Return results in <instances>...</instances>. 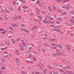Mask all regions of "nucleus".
<instances>
[{"mask_svg":"<svg viewBox=\"0 0 74 74\" xmlns=\"http://www.w3.org/2000/svg\"><path fill=\"white\" fill-rule=\"evenodd\" d=\"M21 27H25V24H22L21 25Z\"/></svg>","mask_w":74,"mask_h":74,"instance_id":"41","label":"nucleus"},{"mask_svg":"<svg viewBox=\"0 0 74 74\" xmlns=\"http://www.w3.org/2000/svg\"><path fill=\"white\" fill-rule=\"evenodd\" d=\"M36 12L37 13V15H38L40 14V10L39 9H38V8H36Z\"/></svg>","mask_w":74,"mask_h":74,"instance_id":"2","label":"nucleus"},{"mask_svg":"<svg viewBox=\"0 0 74 74\" xmlns=\"http://www.w3.org/2000/svg\"><path fill=\"white\" fill-rule=\"evenodd\" d=\"M39 4L40 6H41V7H42V4H41V3H39Z\"/></svg>","mask_w":74,"mask_h":74,"instance_id":"53","label":"nucleus"},{"mask_svg":"<svg viewBox=\"0 0 74 74\" xmlns=\"http://www.w3.org/2000/svg\"><path fill=\"white\" fill-rule=\"evenodd\" d=\"M21 2L22 3H26V1L25 0H21Z\"/></svg>","mask_w":74,"mask_h":74,"instance_id":"15","label":"nucleus"},{"mask_svg":"<svg viewBox=\"0 0 74 74\" xmlns=\"http://www.w3.org/2000/svg\"><path fill=\"white\" fill-rule=\"evenodd\" d=\"M38 16V18H41V17L39 16Z\"/></svg>","mask_w":74,"mask_h":74,"instance_id":"57","label":"nucleus"},{"mask_svg":"<svg viewBox=\"0 0 74 74\" xmlns=\"http://www.w3.org/2000/svg\"><path fill=\"white\" fill-rule=\"evenodd\" d=\"M34 21H35V22H38V20H37V19H35L34 20Z\"/></svg>","mask_w":74,"mask_h":74,"instance_id":"61","label":"nucleus"},{"mask_svg":"<svg viewBox=\"0 0 74 74\" xmlns=\"http://www.w3.org/2000/svg\"><path fill=\"white\" fill-rule=\"evenodd\" d=\"M38 66L39 68H42L43 66V65H42V64H41L39 65Z\"/></svg>","mask_w":74,"mask_h":74,"instance_id":"11","label":"nucleus"},{"mask_svg":"<svg viewBox=\"0 0 74 74\" xmlns=\"http://www.w3.org/2000/svg\"><path fill=\"white\" fill-rule=\"evenodd\" d=\"M52 8L54 11H56V10H57V8L55 6V5H53L52 6Z\"/></svg>","mask_w":74,"mask_h":74,"instance_id":"4","label":"nucleus"},{"mask_svg":"<svg viewBox=\"0 0 74 74\" xmlns=\"http://www.w3.org/2000/svg\"><path fill=\"white\" fill-rule=\"evenodd\" d=\"M5 18L6 20H8V17L5 16Z\"/></svg>","mask_w":74,"mask_h":74,"instance_id":"32","label":"nucleus"},{"mask_svg":"<svg viewBox=\"0 0 74 74\" xmlns=\"http://www.w3.org/2000/svg\"><path fill=\"white\" fill-rule=\"evenodd\" d=\"M59 71L60 72H61V73H63V72H64V71L62 69H60Z\"/></svg>","mask_w":74,"mask_h":74,"instance_id":"31","label":"nucleus"},{"mask_svg":"<svg viewBox=\"0 0 74 74\" xmlns=\"http://www.w3.org/2000/svg\"><path fill=\"white\" fill-rule=\"evenodd\" d=\"M10 29L11 30H12V31H13V29H12V27H10Z\"/></svg>","mask_w":74,"mask_h":74,"instance_id":"34","label":"nucleus"},{"mask_svg":"<svg viewBox=\"0 0 74 74\" xmlns=\"http://www.w3.org/2000/svg\"><path fill=\"white\" fill-rule=\"evenodd\" d=\"M63 69H64V70H67V68H66L65 67H63Z\"/></svg>","mask_w":74,"mask_h":74,"instance_id":"63","label":"nucleus"},{"mask_svg":"<svg viewBox=\"0 0 74 74\" xmlns=\"http://www.w3.org/2000/svg\"><path fill=\"white\" fill-rule=\"evenodd\" d=\"M1 49H4V50H5L7 49V47H5L1 48Z\"/></svg>","mask_w":74,"mask_h":74,"instance_id":"19","label":"nucleus"},{"mask_svg":"<svg viewBox=\"0 0 74 74\" xmlns=\"http://www.w3.org/2000/svg\"><path fill=\"white\" fill-rule=\"evenodd\" d=\"M19 40H20V38H18L16 40V41H17V42H18L19 41Z\"/></svg>","mask_w":74,"mask_h":74,"instance_id":"37","label":"nucleus"},{"mask_svg":"<svg viewBox=\"0 0 74 74\" xmlns=\"http://www.w3.org/2000/svg\"><path fill=\"white\" fill-rule=\"evenodd\" d=\"M48 36V34H45V36Z\"/></svg>","mask_w":74,"mask_h":74,"instance_id":"59","label":"nucleus"},{"mask_svg":"<svg viewBox=\"0 0 74 74\" xmlns=\"http://www.w3.org/2000/svg\"><path fill=\"white\" fill-rule=\"evenodd\" d=\"M16 53H17V55H19V51L18 50H17L16 51Z\"/></svg>","mask_w":74,"mask_h":74,"instance_id":"21","label":"nucleus"},{"mask_svg":"<svg viewBox=\"0 0 74 74\" xmlns=\"http://www.w3.org/2000/svg\"><path fill=\"white\" fill-rule=\"evenodd\" d=\"M42 49L43 53H45V49H44L43 48H42Z\"/></svg>","mask_w":74,"mask_h":74,"instance_id":"24","label":"nucleus"},{"mask_svg":"<svg viewBox=\"0 0 74 74\" xmlns=\"http://www.w3.org/2000/svg\"><path fill=\"white\" fill-rule=\"evenodd\" d=\"M21 73L22 74H26V73H25V72L24 71H22L21 72Z\"/></svg>","mask_w":74,"mask_h":74,"instance_id":"27","label":"nucleus"},{"mask_svg":"<svg viewBox=\"0 0 74 74\" xmlns=\"http://www.w3.org/2000/svg\"><path fill=\"white\" fill-rule=\"evenodd\" d=\"M16 3H15V2H12V4H14V5H15V4H16Z\"/></svg>","mask_w":74,"mask_h":74,"instance_id":"39","label":"nucleus"},{"mask_svg":"<svg viewBox=\"0 0 74 74\" xmlns=\"http://www.w3.org/2000/svg\"><path fill=\"white\" fill-rule=\"evenodd\" d=\"M66 10H70V8H69V7H66Z\"/></svg>","mask_w":74,"mask_h":74,"instance_id":"38","label":"nucleus"},{"mask_svg":"<svg viewBox=\"0 0 74 74\" xmlns=\"http://www.w3.org/2000/svg\"><path fill=\"white\" fill-rule=\"evenodd\" d=\"M17 26H18V25H17V24H14L12 25V27H17Z\"/></svg>","mask_w":74,"mask_h":74,"instance_id":"10","label":"nucleus"},{"mask_svg":"<svg viewBox=\"0 0 74 74\" xmlns=\"http://www.w3.org/2000/svg\"><path fill=\"white\" fill-rule=\"evenodd\" d=\"M16 63L17 64H20V62H19V61H17L16 62Z\"/></svg>","mask_w":74,"mask_h":74,"instance_id":"30","label":"nucleus"},{"mask_svg":"<svg viewBox=\"0 0 74 74\" xmlns=\"http://www.w3.org/2000/svg\"><path fill=\"white\" fill-rule=\"evenodd\" d=\"M56 24H60V22H59V21H56Z\"/></svg>","mask_w":74,"mask_h":74,"instance_id":"28","label":"nucleus"},{"mask_svg":"<svg viewBox=\"0 0 74 74\" xmlns=\"http://www.w3.org/2000/svg\"><path fill=\"white\" fill-rule=\"evenodd\" d=\"M54 74H58V73L57 72H54Z\"/></svg>","mask_w":74,"mask_h":74,"instance_id":"64","label":"nucleus"},{"mask_svg":"<svg viewBox=\"0 0 74 74\" xmlns=\"http://www.w3.org/2000/svg\"><path fill=\"white\" fill-rule=\"evenodd\" d=\"M13 19L14 20H17V19H18V17H17V16L16 17H13Z\"/></svg>","mask_w":74,"mask_h":74,"instance_id":"13","label":"nucleus"},{"mask_svg":"<svg viewBox=\"0 0 74 74\" xmlns=\"http://www.w3.org/2000/svg\"><path fill=\"white\" fill-rule=\"evenodd\" d=\"M45 23H46V24H49L50 22L49 21H45L43 22Z\"/></svg>","mask_w":74,"mask_h":74,"instance_id":"6","label":"nucleus"},{"mask_svg":"<svg viewBox=\"0 0 74 74\" xmlns=\"http://www.w3.org/2000/svg\"><path fill=\"white\" fill-rule=\"evenodd\" d=\"M37 4H40V1L38 0L36 2Z\"/></svg>","mask_w":74,"mask_h":74,"instance_id":"33","label":"nucleus"},{"mask_svg":"<svg viewBox=\"0 0 74 74\" xmlns=\"http://www.w3.org/2000/svg\"><path fill=\"white\" fill-rule=\"evenodd\" d=\"M37 26H35L34 27L32 28V31H33V30H34L36 29L37 28Z\"/></svg>","mask_w":74,"mask_h":74,"instance_id":"7","label":"nucleus"},{"mask_svg":"<svg viewBox=\"0 0 74 74\" xmlns=\"http://www.w3.org/2000/svg\"><path fill=\"white\" fill-rule=\"evenodd\" d=\"M54 29L53 30V31H56V32H59L60 30L58 29V30L57 29H56V26H54Z\"/></svg>","mask_w":74,"mask_h":74,"instance_id":"3","label":"nucleus"},{"mask_svg":"<svg viewBox=\"0 0 74 74\" xmlns=\"http://www.w3.org/2000/svg\"><path fill=\"white\" fill-rule=\"evenodd\" d=\"M52 55L53 56H57V53H56L55 54H54V53H53Z\"/></svg>","mask_w":74,"mask_h":74,"instance_id":"14","label":"nucleus"},{"mask_svg":"<svg viewBox=\"0 0 74 74\" xmlns=\"http://www.w3.org/2000/svg\"><path fill=\"white\" fill-rule=\"evenodd\" d=\"M12 42L13 44H14V43H15V42H16V41H15V40H14V41L13 42Z\"/></svg>","mask_w":74,"mask_h":74,"instance_id":"55","label":"nucleus"},{"mask_svg":"<svg viewBox=\"0 0 74 74\" xmlns=\"http://www.w3.org/2000/svg\"><path fill=\"white\" fill-rule=\"evenodd\" d=\"M22 8H24V9H27V8H29V6H22Z\"/></svg>","mask_w":74,"mask_h":74,"instance_id":"5","label":"nucleus"},{"mask_svg":"<svg viewBox=\"0 0 74 74\" xmlns=\"http://www.w3.org/2000/svg\"><path fill=\"white\" fill-rule=\"evenodd\" d=\"M21 43L23 45V46L24 47H26V44L25 42H24V40H21Z\"/></svg>","mask_w":74,"mask_h":74,"instance_id":"1","label":"nucleus"},{"mask_svg":"<svg viewBox=\"0 0 74 74\" xmlns=\"http://www.w3.org/2000/svg\"><path fill=\"white\" fill-rule=\"evenodd\" d=\"M62 2L63 3H66V0H64L63 1H62Z\"/></svg>","mask_w":74,"mask_h":74,"instance_id":"54","label":"nucleus"},{"mask_svg":"<svg viewBox=\"0 0 74 74\" xmlns=\"http://www.w3.org/2000/svg\"><path fill=\"white\" fill-rule=\"evenodd\" d=\"M8 56V55L7 54H5L4 55V57H5V58H7Z\"/></svg>","mask_w":74,"mask_h":74,"instance_id":"44","label":"nucleus"},{"mask_svg":"<svg viewBox=\"0 0 74 74\" xmlns=\"http://www.w3.org/2000/svg\"><path fill=\"white\" fill-rule=\"evenodd\" d=\"M57 53V55H62V53L60 52Z\"/></svg>","mask_w":74,"mask_h":74,"instance_id":"17","label":"nucleus"},{"mask_svg":"<svg viewBox=\"0 0 74 74\" xmlns=\"http://www.w3.org/2000/svg\"><path fill=\"white\" fill-rule=\"evenodd\" d=\"M48 9L49 11H51V10H52V8H51V7L49 6L48 7Z\"/></svg>","mask_w":74,"mask_h":74,"instance_id":"20","label":"nucleus"},{"mask_svg":"<svg viewBox=\"0 0 74 74\" xmlns=\"http://www.w3.org/2000/svg\"><path fill=\"white\" fill-rule=\"evenodd\" d=\"M49 40L50 41H53V39H49Z\"/></svg>","mask_w":74,"mask_h":74,"instance_id":"47","label":"nucleus"},{"mask_svg":"<svg viewBox=\"0 0 74 74\" xmlns=\"http://www.w3.org/2000/svg\"><path fill=\"white\" fill-rule=\"evenodd\" d=\"M48 68L49 69H51V68H52V67L51 66H48Z\"/></svg>","mask_w":74,"mask_h":74,"instance_id":"60","label":"nucleus"},{"mask_svg":"<svg viewBox=\"0 0 74 74\" xmlns=\"http://www.w3.org/2000/svg\"><path fill=\"white\" fill-rule=\"evenodd\" d=\"M1 69L3 70H4V69H5V66H2V67L1 68Z\"/></svg>","mask_w":74,"mask_h":74,"instance_id":"35","label":"nucleus"},{"mask_svg":"<svg viewBox=\"0 0 74 74\" xmlns=\"http://www.w3.org/2000/svg\"><path fill=\"white\" fill-rule=\"evenodd\" d=\"M5 31H4L3 32H2L1 33H2V34H5Z\"/></svg>","mask_w":74,"mask_h":74,"instance_id":"50","label":"nucleus"},{"mask_svg":"<svg viewBox=\"0 0 74 74\" xmlns=\"http://www.w3.org/2000/svg\"><path fill=\"white\" fill-rule=\"evenodd\" d=\"M56 40H57L55 39H53V41H54V42L56 41Z\"/></svg>","mask_w":74,"mask_h":74,"instance_id":"45","label":"nucleus"},{"mask_svg":"<svg viewBox=\"0 0 74 74\" xmlns=\"http://www.w3.org/2000/svg\"><path fill=\"white\" fill-rule=\"evenodd\" d=\"M50 19H51V20H54V18L51 17Z\"/></svg>","mask_w":74,"mask_h":74,"instance_id":"48","label":"nucleus"},{"mask_svg":"<svg viewBox=\"0 0 74 74\" xmlns=\"http://www.w3.org/2000/svg\"><path fill=\"white\" fill-rule=\"evenodd\" d=\"M56 2L57 3H58L60 2V1H62V0H55Z\"/></svg>","mask_w":74,"mask_h":74,"instance_id":"18","label":"nucleus"},{"mask_svg":"<svg viewBox=\"0 0 74 74\" xmlns=\"http://www.w3.org/2000/svg\"><path fill=\"white\" fill-rule=\"evenodd\" d=\"M21 10V8H18L17 9V10L18 11V12H20Z\"/></svg>","mask_w":74,"mask_h":74,"instance_id":"23","label":"nucleus"},{"mask_svg":"<svg viewBox=\"0 0 74 74\" xmlns=\"http://www.w3.org/2000/svg\"><path fill=\"white\" fill-rule=\"evenodd\" d=\"M24 49H25L24 48H23V47H21V51H23V50H24Z\"/></svg>","mask_w":74,"mask_h":74,"instance_id":"36","label":"nucleus"},{"mask_svg":"<svg viewBox=\"0 0 74 74\" xmlns=\"http://www.w3.org/2000/svg\"><path fill=\"white\" fill-rule=\"evenodd\" d=\"M71 14H72L73 15H74V12L73 11H71Z\"/></svg>","mask_w":74,"mask_h":74,"instance_id":"42","label":"nucleus"},{"mask_svg":"<svg viewBox=\"0 0 74 74\" xmlns=\"http://www.w3.org/2000/svg\"><path fill=\"white\" fill-rule=\"evenodd\" d=\"M70 24H72V23H73V21H72L71 20H70Z\"/></svg>","mask_w":74,"mask_h":74,"instance_id":"43","label":"nucleus"},{"mask_svg":"<svg viewBox=\"0 0 74 74\" xmlns=\"http://www.w3.org/2000/svg\"><path fill=\"white\" fill-rule=\"evenodd\" d=\"M66 6H63L62 7V8H64V9H65V8H66Z\"/></svg>","mask_w":74,"mask_h":74,"instance_id":"56","label":"nucleus"},{"mask_svg":"<svg viewBox=\"0 0 74 74\" xmlns=\"http://www.w3.org/2000/svg\"><path fill=\"white\" fill-rule=\"evenodd\" d=\"M33 60H35V61H36V58H35V57H33Z\"/></svg>","mask_w":74,"mask_h":74,"instance_id":"40","label":"nucleus"},{"mask_svg":"<svg viewBox=\"0 0 74 74\" xmlns=\"http://www.w3.org/2000/svg\"><path fill=\"white\" fill-rule=\"evenodd\" d=\"M67 49H68V50H69V51H70V48L67 47Z\"/></svg>","mask_w":74,"mask_h":74,"instance_id":"49","label":"nucleus"},{"mask_svg":"<svg viewBox=\"0 0 74 74\" xmlns=\"http://www.w3.org/2000/svg\"><path fill=\"white\" fill-rule=\"evenodd\" d=\"M46 71H47V69H45L44 71H43V73L44 74H46Z\"/></svg>","mask_w":74,"mask_h":74,"instance_id":"22","label":"nucleus"},{"mask_svg":"<svg viewBox=\"0 0 74 74\" xmlns=\"http://www.w3.org/2000/svg\"><path fill=\"white\" fill-rule=\"evenodd\" d=\"M66 72L67 73V74H72V73H73V72L72 71H66Z\"/></svg>","mask_w":74,"mask_h":74,"instance_id":"12","label":"nucleus"},{"mask_svg":"<svg viewBox=\"0 0 74 74\" xmlns=\"http://www.w3.org/2000/svg\"><path fill=\"white\" fill-rule=\"evenodd\" d=\"M33 13H31V14H30V16H33Z\"/></svg>","mask_w":74,"mask_h":74,"instance_id":"51","label":"nucleus"},{"mask_svg":"<svg viewBox=\"0 0 74 74\" xmlns=\"http://www.w3.org/2000/svg\"><path fill=\"white\" fill-rule=\"evenodd\" d=\"M5 12H7V13H8V14H10V12L7 9H5Z\"/></svg>","mask_w":74,"mask_h":74,"instance_id":"8","label":"nucleus"},{"mask_svg":"<svg viewBox=\"0 0 74 74\" xmlns=\"http://www.w3.org/2000/svg\"><path fill=\"white\" fill-rule=\"evenodd\" d=\"M53 48L56 49V48H57V47H53Z\"/></svg>","mask_w":74,"mask_h":74,"instance_id":"58","label":"nucleus"},{"mask_svg":"<svg viewBox=\"0 0 74 74\" xmlns=\"http://www.w3.org/2000/svg\"><path fill=\"white\" fill-rule=\"evenodd\" d=\"M1 61L2 62H5V60H3V59H2L1 60Z\"/></svg>","mask_w":74,"mask_h":74,"instance_id":"46","label":"nucleus"},{"mask_svg":"<svg viewBox=\"0 0 74 74\" xmlns=\"http://www.w3.org/2000/svg\"><path fill=\"white\" fill-rule=\"evenodd\" d=\"M6 44H7L8 45L10 44V43L9 42V41H6Z\"/></svg>","mask_w":74,"mask_h":74,"instance_id":"25","label":"nucleus"},{"mask_svg":"<svg viewBox=\"0 0 74 74\" xmlns=\"http://www.w3.org/2000/svg\"><path fill=\"white\" fill-rule=\"evenodd\" d=\"M24 31L26 32V33H29V31L28 30H26L25 29Z\"/></svg>","mask_w":74,"mask_h":74,"instance_id":"16","label":"nucleus"},{"mask_svg":"<svg viewBox=\"0 0 74 74\" xmlns=\"http://www.w3.org/2000/svg\"><path fill=\"white\" fill-rule=\"evenodd\" d=\"M57 19L58 21H62V19L60 18H58Z\"/></svg>","mask_w":74,"mask_h":74,"instance_id":"29","label":"nucleus"},{"mask_svg":"<svg viewBox=\"0 0 74 74\" xmlns=\"http://www.w3.org/2000/svg\"><path fill=\"white\" fill-rule=\"evenodd\" d=\"M46 39H47V37H45L43 38V40H45Z\"/></svg>","mask_w":74,"mask_h":74,"instance_id":"62","label":"nucleus"},{"mask_svg":"<svg viewBox=\"0 0 74 74\" xmlns=\"http://www.w3.org/2000/svg\"><path fill=\"white\" fill-rule=\"evenodd\" d=\"M17 18L18 19H21V18H22V17L21 16H17Z\"/></svg>","mask_w":74,"mask_h":74,"instance_id":"26","label":"nucleus"},{"mask_svg":"<svg viewBox=\"0 0 74 74\" xmlns=\"http://www.w3.org/2000/svg\"><path fill=\"white\" fill-rule=\"evenodd\" d=\"M56 45V44H55V43H53L51 44V46H53L54 45Z\"/></svg>","mask_w":74,"mask_h":74,"instance_id":"52","label":"nucleus"},{"mask_svg":"<svg viewBox=\"0 0 74 74\" xmlns=\"http://www.w3.org/2000/svg\"><path fill=\"white\" fill-rule=\"evenodd\" d=\"M61 15H67V12H65L62 13Z\"/></svg>","mask_w":74,"mask_h":74,"instance_id":"9","label":"nucleus"}]
</instances>
